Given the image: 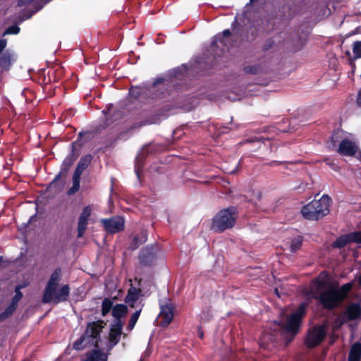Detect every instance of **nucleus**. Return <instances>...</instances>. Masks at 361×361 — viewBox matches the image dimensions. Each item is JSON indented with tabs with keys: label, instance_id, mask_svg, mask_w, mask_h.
<instances>
[{
	"label": "nucleus",
	"instance_id": "1",
	"mask_svg": "<svg viewBox=\"0 0 361 361\" xmlns=\"http://www.w3.org/2000/svg\"><path fill=\"white\" fill-rule=\"evenodd\" d=\"M352 287L351 283H347L337 288L331 284L328 274L322 272L312 282L306 296L307 298L319 299L325 308L333 309L348 296Z\"/></svg>",
	"mask_w": 361,
	"mask_h": 361
},
{
	"label": "nucleus",
	"instance_id": "2",
	"mask_svg": "<svg viewBox=\"0 0 361 361\" xmlns=\"http://www.w3.org/2000/svg\"><path fill=\"white\" fill-rule=\"evenodd\" d=\"M61 271L60 269H56L51 275L44 290L43 296L44 302L59 303L66 300L70 293L68 286L64 285L56 290L57 285L61 281Z\"/></svg>",
	"mask_w": 361,
	"mask_h": 361
},
{
	"label": "nucleus",
	"instance_id": "3",
	"mask_svg": "<svg viewBox=\"0 0 361 361\" xmlns=\"http://www.w3.org/2000/svg\"><path fill=\"white\" fill-rule=\"evenodd\" d=\"M330 201L327 195H323L319 200H314L304 206L301 213L307 219L317 220L329 214Z\"/></svg>",
	"mask_w": 361,
	"mask_h": 361
},
{
	"label": "nucleus",
	"instance_id": "4",
	"mask_svg": "<svg viewBox=\"0 0 361 361\" xmlns=\"http://www.w3.org/2000/svg\"><path fill=\"white\" fill-rule=\"evenodd\" d=\"M102 328V322H100L89 324L85 334L73 343V348L81 350L87 347L98 346V336Z\"/></svg>",
	"mask_w": 361,
	"mask_h": 361
},
{
	"label": "nucleus",
	"instance_id": "5",
	"mask_svg": "<svg viewBox=\"0 0 361 361\" xmlns=\"http://www.w3.org/2000/svg\"><path fill=\"white\" fill-rule=\"evenodd\" d=\"M306 307L307 305L305 303H302L296 310L287 318L286 323L283 324L281 321L280 322H275L274 325L277 326V328L283 330L286 333L294 336L299 331L301 319L305 313Z\"/></svg>",
	"mask_w": 361,
	"mask_h": 361
},
{
	"label": "nucleus",
	"instance_id": "6",
	"mask_svg": "<svg viewBox=\"0 0 361 361\" xmlns=\"http://www.w3.org/2000/svg\"><path fill=\"white\" fill-rule=\"evenodd\" d=\"M236 214L234 208L223 209L214 218L212 228L222 232L232 228L235 222Z\"/></svg>",
	"mask_w": 361,
	"mask_h": 361
},
{
	"label": "nucleus",
	"instance_id": "7",
	"mask_svg": "<svg viewBox=\"0 0 361 361\" xmlns=\"http://www.w3.org/2000/svg\"><path fill=\"white\" fill-rule=\"evenodd\" d=\"M159 305L161 310L159 315L160 324L163 326H168L173 318V306L167 298L161 300Z\"/></svg>",
	"mask_w": 361,
	"mask_h": 361
},
{
	"label": "nucleus",
	"instance_id": "8",
	"mask_svg": "<svg viewBox=\"0 0 361 361\" xmlns=\"http://www.w3.org/2000/svg\"><path fill=\"white\" fill-rule=\"evenodd\" d=\"M357 149V144L355 137L352 134L348 133L341 142L338 152L344 156H353L355 154Z\"/></svg>",
	"mask_w": 361,
	"mask_h": 361
},
{
	"label": "nucleus",
	"instance_id": "9",
	"mask_svg": "<svg viewBox=\"0 0 361 361\" xmlns=\"http://www.w3.org/2000/svg\"><path fill=\"white\" fill-rule=\"evenodd\" d=\"M123 322H116L111 324L109 337L106 341L107 350H111L120 341L122 334Z\"/></svg>",
	"mask_w": 361,
	"mask_h": 361
},
{
	"label": "nucleus",
	"instance_id": "10",
	"mask_svg": "<svg viewBox=\"0 0 361 361\" xmlns=\"http://www.w3.org/2000/svg\"><path fill=\"white\" fill-rule=\"evenodd\" d=\"M101 221L106 231L111 233H118L124 228L125 221L121 216L102 219Z\"/></svg>",
	"mask_w": 361,
	"mask_h": 361
},
{
	"label": "nucleus",
	"instance_id": "11",
	"mask_svg": "<svg viewBox=\"0 0 361 361\" xmlns=\"http://www.w3.org/2000/svg\"><path fill=\"white\" fill-rule=\"evenodd\" d=\"M326 336V326H319L311 330L306 338V343L309 347L317 345Z\"/></svg>",
	"mask_w": 361,
	"mask_h": 361
},
{
	"label": "nucleus",
	"instance_id": "12",
	"mask_svg": "<svg viewBox=\"0 0 361 361\" xmlns=\"http://www.w3.org/2000/svg\"><path fill=\"white\" fill-rule=\"evenodd\" d=\"M92 212V207L89 205L85 207L80 214L78 224V237L81 238L84 235L87 229L89 217L90 216Z\"/></svg>",
	"mask_w": 361,
	"mask_h": 361
},
{
	"label": "nucleus",
	"instance_id": "13",
	"mask_svg": "<svg viewBox=\"0 0 361 361\" xmlns=\"http://www.w3.org/2000/svg\"><path fill=\"white\" fill-rule=\"evenodd\" d=\"M361 243V232H353L340 236L334 242V245L337 247H342L348 243Z\"/></svg>",
	"mask_w": 361,
	"mask_h": 361
},
{
	"label": "nucleus",
	"instance_id": "14",
	"mask_svg": "<svg viewBox=\"0 0 361 361\" xmlns=\"http://www.w3.org/2000/svg\"><path fill=\"white\" fill-rule=\"evenodd\" d=\"M231 37V34L229 30H225L223 31L221 34H219L215 36L214 39L212 42V48H222L226 47L228 48L231 44L229 42V39Z\"/></svg>",
	"mask_w": 361,
	"mask_h": 361
},
{
	"label": "nucleus",
	"instance_id": "15",
	"mask_svg": "<svg viewBox=\"0 0 361 361\" xmlns=\"http://www.w3.org/2000/svg\"><path fill=\"white\" fill-rule=\"evenodd\" d=\"M16 60V54L7 50L0 54V70H8L13 62Z\"/></svg>",
	"mask_w": 361,
	"mask_h": 361
},
{
	"label": "nucleus",
	"instance_id": "16",
	"mask_svg": "<svg viewBox=\"0 0 361 361\" xmlns=\"http://www.w3.org/2000/svg\"><path fill=\"white\" fill-rule=\"evenodd\" d=\"M343 313L348 320L355 319L361 315V306L359 304L352 303Z\"/></svg>",
	"mask_w": 361,
	"mask_h": 361
},
{
	"label": "nucleus",
	"instance_id": "17",
	"mask_svg": "<svg viewBox=\"0 0 361 361\" xmlns=\"http://www.w3.org/2000/svg\"><path fill=\"white\" fill-rule=\"evenodd\" d=\"M128 312V308L126 305L117 304L112 308V316L114 318V322H122L121 319L125 317Z\"/></svg>",
	"mask_w": 361,
	"mask_h": 361
},
{
	"label": "nucleus",
	"instance_id": "18",
	"mask_svg": "<svg viewBox=\"0 0 361 361\" xmlns=\"http://www.w3.org/2000/svg\"><path fill=\"white\" fill-rule=\"evenodd\" d=\"M361 358V343H355L350 351L348 361H360Z\"/></svg>",
	"mask_w": 361,
	"mask_h": 361
},
{
	"label": "nucleus",
	"instance_id": "19",
	"mask_svg": "<svg viewBox=\"0 0 361 361\" xmlns=\"http://www.w3.org/2000/svg\"><path fill=\"white\" fill-rule=\"evenodd\" d=\"M140 290L136 288L131 287L128 293V295L126 298V302L128 303L130 306H134V303L136 302L138 296L140 295Z\"/></svg>",
	"mask_w": 361,
	"mask_h": 361
},
{
	"label": "nucleus",
	"instance_id": "20",
	"mask_svg": "<svg viewBox=\"0 0 361 361\" xmlns=\"http://www.w3.org/2000/svg\"><path fill=\"white\" fill-rule=\"evenodd\" d=\"M107 355L99 350H92L87 355L85 361H106Z\"/></svg>",
	"mask_w": 361,
	"mask_h": 361
},
{
	"label": "nucleus",
	"instance_id": "21",
	"mask_svg": "<svg viewBox=\"0 0 361 361\" xmlns=\"http://www.w3.org/2000/svg\"><path fill=\"white\" fill-rule=\"evenodd\" d=\"M113 307V302L109 298H105L103 300L102 306V315H106L111 310H112Z\"/></svg>",
	"mask_w": 361,
	"mask_h": 361
},
{
	"label": "nucleus",
	"instance_id": "22",
	"mask_svg": "<svg viewBox=\"0 0 361 361\" xmlns=\"http://www.w3.org/2000/svg\"><path fill=\"white\" fill-rule=\"evenodd\" d=\"M140 312H141V309L140 308L139 310H136L135 312H134L131 315L128 327H127V329L128 331H131L133 329V328L139 318Z\"/></svg>",
	"mask_w": 361,
	"mask_h": 361
},
{
	"label": "nucleus",
	"instance_id": "23",
	"mask_svg": "<svg viewBox=\"0 0 361 361\" xmlns=\"http://www.w3.org/2000/svg\"><path fill=\"white\" fill-rule=\"evenodd\" d=\"M92 159V157L90 154L84 156L80 159L78 167L84 171L91 163Z\"/></svg>",
	"mask_w": 361,
	"mask_h": 361
},
{
	"label": "nucleus",
	"instance_id": "24",
	"mask_svg": "<svg viewBox=\"0 0 361 361\" xmlns=\"http://www.w3.org/2000/svg\"><path fill=\"white\" fill-rule=\"evenodd\" d=\"M302 237L300 235H298L297 237L294 238L290 243V250L291 252H295L298 250L302 244Z\"/></svg>",
	"mask_w": 361,
	"mask_h": 361
},
{
	"label": "nucleus",
	"instance_id": "25",
	"mask_svg": "<svg viewBox=\"0 0 361 361\" xmlns=\"http://www.w3.org/2000/svg\"><path fill=\"white\" fill-rule=\"evenodd\" d=\"M348 321V319H347V317H345L344 313H343L342 314L338 316L336 318L334 323V328L338 329V328H340V326L341 325H343L344 323L347 322Z\"/></svg>",
	"mask_w": 361,
	"mask_h": 361
},
{
	"label": "nucleus",
	"instance_id": "26",
	"mask_svg": "<svg viewBox=\"0 0 361 361\" xmlns=\"http://www.w3.org/2000/svg\"><path fill=\"white\" fill-rule=\"evenodd\" d=\"M250 201L253 202L254 204H257V202L259 201L261 198V192L258 190H254L249 194Z\"/></svg>",
	"mask_w": 361,
	"mask_h": 361
},
{
	"label": "nucleus",
	"instance_id": "27",
	"mask_svg": "<svg viewBox=\"0 0 361 361\" xmlns=\"http://www.w3.org/2000/svg\"><path fill=\"white\" fill-rule=\"evenodd\" d=\"M16 305H13L11 302V304L8 305V307L5 310V311L1 314L0 319H5L12 314V313L15 311L16 309Z\"/></svg>",
	"mask_w": 361,
	"mask_h": 361
},
{
	"label": "nucleus",
	"instance_id": "28",
	"mask_svg": "<svg viewBox=\"0 0 361 361\" xmlns=\"http://www.w3.org/2000/svg\"><path fill=\"white\" fill-rule=\"evenodd\" d=\"M353 51L354 57L358 59L361 57V42H355L353 45Z\"/></svg>",
	"mask_w": 361,
	"mask_h": 361
},
{
	"label": "nucleus",
	"instance_id": "29",
	"mask_svg": "<svg viewBox=\"0 0 361 361\" xmlns=\"http://www.w3.org/2000/svg\"><path fill=\"white\" fill-rule=\"evenodd\" d=\"M20 32V27L17 25H12L8 27L3 33V36L6 35H16Z\"/></svg>",
	"mask_w": 361,
	"mask_h": 361
},
{
	"label": "nucleus",
	"instance_id": "30",
	"mask_svg": "<svg viewBox=\"0 0 361 361\" xmlns=\"http://www.w3.org/2000/svg\"><path fill=\"white\" fill-rule=\"evenodd\" d=\"M80 188V180H73V186L68 190V194L72 195Z\"/></svg>",
	"mask_w": 361,
	"mask_h": 361
},
{
	"label": "nucleus",
	"instance_id": "31",
	"mask_svg": "<svg viewBox=\"0 0 361 361\" xmlns=\"http://www.w3.org/2000/svg\"><path fill=\"white\" fill-rule=\"evenodd\" d=\"M133 240L137 245H141L147 241V235L145 232H142L140 238L135 237Z\"/></svg>",
	"mask_w": 361,
	"mask_h": 361
},
{
	"label": "nucleus",
	"instance_id": "32",
	"mask_svg": "<svg viewBox=\"0 0 361 361\" xmlns=\"http://www.w3.org/2000/svg\"><path fill=\"white\" fill-rule=\"evenodd\" d=\"M15 295L12 299L11 303L16 305H18V302L20 300V299L23 297V293L21 292H18L15 290Z\"/></svg>",
	"mask_w": 361,
	"mask_h": 361
},
{
	"label": "nucleus",
	"instance_id": "33",
	"mask_svg": "<svg viewBox=\"0 0 361 361\" xmlns=\"http://www.w3.org/2000/svg\"><path fill=\"white\" fill-rule=\"evenodd\" d=\"M83 171H84L83 170L80 169V168H78L77 166V168L73 173V180H80V176Z\"/></svg>",
	"mask_w": 361,
	"mask_h": 361
},
{
	"label": "nucleus",
	"instance_id": "34",
	"mask_svg": "<svg viewBox=\"0 0 361 361\" xmlns=\"http://www.w3.org/2000/svg\"><path fill=\"white\" fill-rule=\"evenodd\" d=\"M7 45V40L6 39H0V54L3 53L4 49Z\"/></svg>",
	"mask_w": 361,
	"mask_h": 361
},
{
	"label": "nucleus",
	"instance_id": "35",
	"mask_svg": "<svg viewBox=\"0 0 361 361\" xmlns=\"http://www.w3.org/2000/svg\"><path fill=\"white\" fill-rule=\"evenodd\" d=\"M212 317V315L209 312H203L200 315L201 320L207 321L209 320V319Z\"/></svg>",
	"mask_w": 361,
	"mask_h": 361
},
{
	"label": "nucleus",
	"instance_id": "36",
	"mask_svg": "<svg viewBox=\"0 0 361 361\" xmlns=\"http://www.w3.org/2000/svg\"><path fill=\"white\" fill-rule=\"evenodd\" d=\"M34 0H19L18 1V5L19 6H25L26 4H30V3H32Z\"/></svg>",
	"mask_w": 361,
	"mask_h": 361
},
{
	"label": "nucleus",
	"instance_id": "37",
	"mask_svg": "<svg viewBox=\"0 0 361 361\" xmlns=\"http://www.w3.org/2000/svg\"><path fill=\"white\" fill-rule=\"evenodd\" d=\"M148 250L147 249H143L141 252V254H140V260L142 263H145V257H146V254L145 252H147Z\"/></svg>",
	"mask_w": 361,
	"mask_h": 361
},
{
	"label": "nucleus",
	"instance_id": "38",
	"mask_svg": "<svg viewBox=\"0 0 361 361\" xmlns=\"http://www.w3.org/2000/svg\"><path fill=\"white\" fill-rule=\"evenodd\" d=\"M28 286V283H21V284H19L16 287V290H17L18 292H21L20 290L22 288H25L26 286Z\"/></svg>",
	"mask_w": 361,
	"mask_h": 361
},
{
	"label": "nucleus",
	"instance_id": "39",
	"mask_svg": "<svg viewBox=\"0 0 361 361\" xmlns=\"http://www.w3.org/2000/svg\"><path fill=\"white\" fill-rule=\"evenodd\" d=\"M357 104L360 107H361V90L359 92L357 97Z\"/></svg>",
	"mask_w": 361,
	"mask_h": 361
},
{
	"label": "nucleus",
	"instance_id": "40",
	"mask_svg": "<svg viewBox=\"0 0 361 361\" xmlns=\"http://www.w3.org/2000/svg\"><path fill=\"white\" fill-rule=\"evenodd\" d=\"M138 161H139V159H138V158H137V165L135 166V173H136L137 177L140 176V169H139V166H138Z\"/></svg>",
	"mask_w": 361,
	"mask_h": 361
},
{
	"label": "nucleus",
	"instance_id": "41",
	"mask_svg": "<svg viewBox=\"0 0 361 361\" xmlns=\"http://www.w3.org/2000/svg\"><path fill=\"white\" fill-rule=\"evenodd\" d=\"M198 336L200 338H204V332L200 327H198Z\"/></svg>",
	"mask_w": 361,
	"mask_h": 361
},
{
	"label": "nucleus",
	"instance_id": "42",
	"mask_svg": "<svg viewBox=\"0 0 361 361\" xmlns=\"http://www.w3.org/2000/svg\"><path fill=\"white\" fill-rule=\"evenodd\" d=\"M137 90V88L132 89V90H130V94H131L133 96L137 97V93H136Z\"/></svg>",
	"mask_w": 361,
	"mask_h": 361
},
{
	"label": "nucleus",
	"instance_id": "43",
	"mask_svg": "<svg viewBox=\"0 0 361 361\" xmlns=\"http://www.w3.org/2000/svg\"><path fill=\"white\" fill-rule=\"evenodd\" d=\"M245 71L246 72L249 73V72H251V73H256L255 71H252L251 68H248V67H246L245 68Z\"/></svg>",
	"mask_w": 361,
	"mask_h": 361
},
{
	"label": "nucleus",
	"instance_id": "44",
	"mask_svg": "<svg viewBox=\"0 0 361 361\" xmlns=\"http://www.w3.org/2000/svg\"><path fill=\"white\" fill-rule=\"evenodd\" d=\"M32 15V13L28 15L27 16H26V18L20 19V21L23 22L24 20L31 18Z\"/></svg>",
	"mask_w": 361,
	"mask_h": 361
},
{
	"label": "nucleus",
	"instance_id": "45",
	"mask_svg": "<svg viewBox=\"0 0 361 361\" xmlns=\"http://www.w3.org/2000/svg\"><path fill=\"white\" fill-rule=\"evenodd\" d=\"M339 134V132H336L334 135H333V139H334V137H337V135Z\"/></svg>",
	"mask_w": 361,
	"mask_h": 361
},
{
	"label": "nucleus",
	"instance_id": "46",
	"mask_svg": "<svg viewBox=\"0 0 361 361\" xmlns=\"http://www.w3.org/2000/svg\"><path fill=\"white\" fill-rule=\"evenodd\" d=\"M59 176H57L55 178L54 180L52 182V183H51V184H53V183H54V182H55L58 178H59Z\"/></svg>",
	"mask_w": 361,
	"mask_h": 361
},
{
	"label": "nucleus",
	"instance_id": "47",
	"mask_svg": "<svg viewBox=\"0 0 361 361\" xmlns=\"http://www.w3.org/2000/svg\"><path fill=\"white\" fill-rule=\"evenodd\" d=\"M359 283H360V284L361 286V274H360V276L359 277Z\"/></svg>",
	"mask_w": 361,
	"mask_h": 361
},
{
	"label": "nucleus",
	"instance_id": "48",
	"mask_svg": "<svg viewBox=\"0 0 361 361\" xmlns=\"http://www.w3.org/2000/svg\"><path fill=\"white\" fill-rule=\"evenodd\" d=\"M352 68H353L352 72L353 73L355 71V66H354V65H352Z\"/></svg>",
	"mask_w": 361,
	"mask_h": 361
},
{
	"label": "nucleus",
	"instance_id": "49",
	"mask_svg": "<svg viewBox=\"0 0 361 361\" xmlns=\"http://www.w3.org/2000/svg\"><path fill=\"white\" fill-rule=\"evenodd\" d=\"M275 292H276V293L277 295H279V291H278V289H277V288H276V289H275Z\"/></svg>",
	"mask_w": 361,
	"mask_h": 361
},
{
	"label": "nucleus",
	"instance_id": "50",
	"mask_svg": "<svg viewBox=\"0 0 361 361\" xmlns=\"http://www.w3.org/2000/svg\"><path fill=\"white\" fill-rule=\"evenodd\" d=\"M285 314H286L285 311H284V310H283V311L281 312V314L284 315Z\"/></svg>",
	"mask_w": 361,
	"mask_h": 361
},
{
	"label": "nucleus",
	"instance_id": "51",
	"mask_svg": "<svg viewBox=\"0 0 361 361\" xmlns=\"http://www.w3.org/2000/svg\"><path fill=\"white\" fill-rule=\"evenodd\" d=\"M255 0H250V3L253 2Z\"/></svg>",
	"mask_w": 361,
	"mask_h": 361
}]
</instances>
